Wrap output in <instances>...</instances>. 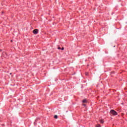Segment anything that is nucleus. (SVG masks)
<instances>
[{
    "label": "nucleus",
    "mask_w": 127,
    "mask_h": 127,
    "mask_svg": "<svg viewBox=\"0 0 127 127\" xmlns=\"http://www.w3.org/2000/svg\"><path fill=\"white\" fill-rule=\"evenodd\" d=\"M97 127H101V126H100V125H98L97 126Z\"/></svg>",
    "instance_id": "obj_6"
},
{
    "label": "nucleus",
    "mask_w": 127,
    "mask_h": 127,
    "mask_svg": "<svg viewBox=\"0 0 127 127\" xmlns=\"http://www.w3.org/2000/svg\"><path fill=\"white\" fill-rule=\"evenodd\" d=\"M33 32L34 34H37V33H38V29H36L34 30Z\"/></svg>",
    "instance_id": "obj_2"
},
{
    "label": "nucleus",
    "mask_w": 127,
    "mask_h": 127,
    "mask_svg": "<svg viewBox=\"0 0 127 127\" xmlns=\"http://www.w3.org/2000/svg\"><path fill=\"white\" fill-rule=\"evenodd\" d=\"M58 49H59V50H61V48H60V47H59L58 48Z\"/></svg>",
    "instance_id": "obj_7"
},
{
    "label": "nucleus",
    "mask_w": 127,
    "mask_h": 127,
    "mask_svg": "<svg viewBox=\"0 0 127 127\" xmlns=\"http://www.w3.org/2000/svg\"><path fill=\"white\" fill-rule=\"evenodd\" d=\"M54 118H55V119H58V116L57 115H55V116H54Z\"/></svg>",
    "instance_id": "obj_4"
},
{
    "label": "nucleus",
    "mask_w": 127,
    "mask_h": 127,
    "mask_svg": "<svg viewBox=\"0 0 127 127\" xmlns=\"http://www.w3.org/2000/svg\"><path fill=\"white\" fill-rule=\"evenodd\" d=\"M62 50H64V48H62V49H61Z\"/></svg>",
    "instance_id": "obj_8"
},
{
    "label": "nucleus",
    "mask_w": 127,
    "mask_h": 127,
    "mask_svg": "<svg viewBox=\"0 0 127 127\" xmlns=\"http://www.w3.org/2000/svg\"><path fill=\"white\" fill-rule=\"evenodd\" d=\"M101 124H104V121L103 120H100Z\"/></svg>",
    "instance_id": "obj_5"
},
{
    "label": "nucleus",
    "mask_w": 127,
    "mask_h": 127,
    "mask_svg": "<svg viewBox=\"0 0 127 127\" xmlns=\"http://www.w3.org/2000/svg\"><path fill=\"white\" fill-rule=\"evenodd\" d=\"M83 106H86V105H85V104H83Z\"/></svg>",
    "instance_id": "obj_10"
},
{
    "label": "nucleus",
    "mask_w": 127,
    "mask_h": 127,
    "mask_svg": "<svg viewBox=\"0 0 127 127\" xmlns=\"http://www.w3.org/2000/svg\"><path fill=\"white\" fill-rule=\"evenodd\" d=\"M110 113H111V115H113V116H117L118 115V113L114 110H112L110 111Z\"/></svg>",
    "instance_id": "obj_1"
},
{
    "label": "nucleus",
    "mask_w": 127,
    "mask_h": 127,
    "mask_svg": "<svg viewBox=\"0 0 127 127\" xmlns=\"http://www.w3.org/2000/svg\"><path fill=\"white\" fill-rule=\"evenodd\" d=\"M85 75L87 76V75H88V72H86Z\"/></svg>",
    "instance_id": "obj_9"
},
{
    "label": "nucleus",
    "mask_w": 127,
    "mask_h": 127,
    "mask_svg": "<svg viewBox=\"0 0 127 127\" xmlns=\"http://www.w3.org/2000/svg\"><path fill=\"white\" fill-rule=\"evenodd\" d=\"M82 103H87V100H86V99L83 100L82 101Z\"/></svg>",
    "instance_id": "obj_3"
}]
</instances>
